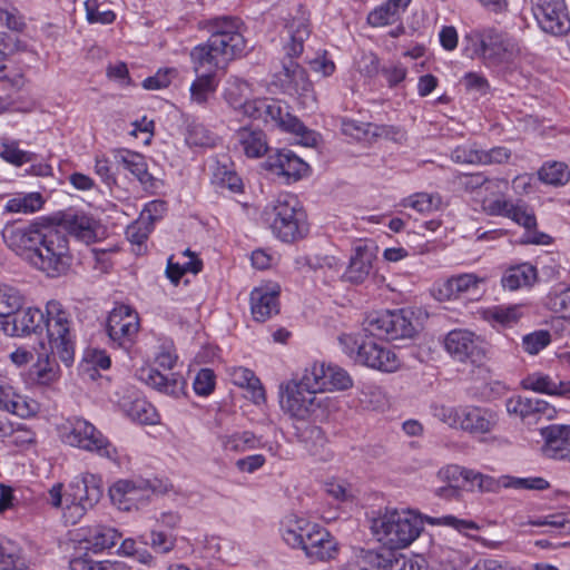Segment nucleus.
I'll return each instance as SVG.
<instances>
[{
    "label": "nucleus",
    "mask_w": 570,
    "mask_h": 570,
    "mask_svg": "<svg viewBox=\"0 0 570 570\" xmlns=\"http://www.w3.org/2000/svg\"><path fill=\"white\" fill-rule=\"evenodd\" d=\"M4 244L31 267L46 276L65 275L72 263L66 234L50 225L33 220L27 225H6Z\"/></svg>",
    "instance_id": "nucleus-1"
},
{
    "label": "nucleus",
    "mask_w": 570,
    "mask_h": 570,
    "mask_svg": "<svg viewBox=\"0 0 570 570\" xmlns=\"http://www.w3.org/2000/svg\"><path fill=\"white\" fill-rule=\"evenodd\" d=\"M424 522L430 525L449 527L463 534L480 529L476 522L451 514L439 518L423 517L412 509L392 507L375 512L371 518L370 529L372 535L382 547L401 550L410 547L420 537Z\"/></svg>",
    "instance_id": "nucleus-2"
},
{
    "label": "nucleus",
    "mask_w": 570,
    "mask_h": 570,
    "mask_svg": "<svg viewBox=\"0 0 570 570\" xmlns=\"http://www.w3.org/2000/svg\"><path fill=\"white\" fill-rule=\"evenodd\" d=\"M365 327L355 332H344L337 336L341 350L354 363L385 372L397 371L402 362L397 354L387 345L367 337Z\"/></svg>",
    "instance_id": "nucleus-3"
},
{
    "label": "nucleus",
    "mask_w": 570,
    "mask_h": 570,
    "mask_svg": "<svg viewBox=\"0 0 570 570\" xmlns=\"http://www.w3.org/2000/svg\"><path fill=\"white\" fill-rule=\"evenodd\" d=\"M289 41L284 49L287 59L283 61L282 69L275 73V82L289 94H297L314 100L313 86L306 71L293 60L303 52L304 41L309 35L307 24L303 20L293 21L286 27Z\"/></svg>",
    "instance_id": "nucleus-4"
},
{
    "label": "nucleus",
    "mask_w": 570,
    "mask_h": 570,
    "mask_svg": "<svg viewBox=\"0 0 570 570\" xmlns=\"http://www.w3.org/2000/svg\"><path fill=\"white\" fill-rule=\"evenodd\" d=\"M434 419L451 429L460 430L472 436H481L493 432L499 423V414L490 409L478 405H431Z\"/></svg>",
    "instance_id": "nucleus-5"
},
{
    "label": "nucleus",
    "mask_w": 570,
    "mask_h": 570,
    "mask_svg": "<svg viewBox=\"0 0 570 570\" xmlns=\"http://www.w3.org/2000/svg\"><path fill=\"white\" fill-rule=\"evenodd\" d=\"M262 217L272 232L284 242L294 240L307 232L306 215L297 198L289 194L279 195L268 204Z\"/></svg>",
    "instance_id": "nucleus-6"
},
{
    "label": "nucleus",
    "mask_w": 570,
    "mask_h": 570,
    "mask_svg": "<svg viewBox=\"0 0 570 570\" xmlns=\"http://www.w3.org/2000/svg\"><path fill=\"white\" fill-rule=\"evenodd\" d=\"M59 432L63 443L119 463L117 448L89 421L82 417L69 419L61 424Z\"/></svg>",
    "instance_id": "nucleus-7"
},
{
    "label": "nucleus",
    "mask_w": 570,
    "mask_h": 570,
    "mask_svg": "<svg viewBox=\"0 0 570 570\" xmlns=\"http://www.w3.org/2000/svg\"><path fill=\"white\" fill-rule=\"evenodd\" d=\"M171 484L145 478L118 479L108 490L111 503L120 511L131 512L148 505L155 494L167 493Z\"/></svg>",
    "instance_id": "nucleus-8"
},
{
    "label": "nucleus",
    "mask_w": 570,
    "mask_h": 570,
    "mask_svg": "<svg viewBox=\"0 0 570 570\" xmlns=\"http://www.w3.org/2000/svg\"><path fill=\"white\" fill-rule=\"evenodd\" d=\"M364 327L373 336L399 340L412 337L417 331L419 323L411 309H386L368 314Z\"/></svg>",
    "instance_id": "nucleus-9"
},
{
    "label": "nucleus",
    "mask_w": 570,
    "mask_h": 570,
    "mask_svg": "<svg viewBox=\"0 0 570 570\" xmlns=\"http://www.w3.org/2000/svg\"><path fill=\"white\" fill-rule=\"evenodd\" d=\"M70 314L60 302L49 301L46 305L43 328L47 330L52 353L68 366L73 361V342L70 333Z\"/></svg>",
    "instance_id": "nucleus-10"
},
{
    "label": "nucleus",
    "mask_w": 570,
    "mask_h": 570,
    "mask_svg": "<svg viewBox=\"0 0 570 570\" xmlns=\"http://www.w3.org/2000/svg\"><path fill=\"white\" fill-rule=\"evenodd\" d=\"M255 107L257 115H249L248 118L274 122L283 130L294 134L303 146L316 145V132L307 129L298 118L291 115L288 107L282 101L271 98L255 99Z\"/></svg>",
    "instance_id": "nucleus-11"
},
{
    "label": "nucleus",
    "mask_w": 570,
    "mask_h": 570,
    "mask_svg": "<svg viewBox=\"0 0 570 570\" xmlns=\"http://www.w3.org/2000/svg\"><path fill=\"white\" fill-rule=\"evenodd\" d=\"M69 501L71 507L68 509V517L71 525L77 524L101 499L104 493V482L99 474L85 472L75 476L69 483Z\"/></svg>",
    "instance_id": "nucleus-12"
},
{
    "label": "nucleus",
    "mask_w": 570,
    "mask_h": 570,
    "mask_svg": "<svg viewBox=\"0 0 570 570\" xmlns=\"http://www.w3.org/2000/svg\"><path fill=\"white\" fill-rule=\"evenodd\" d=\"M445 351L458 362L481 364L485 360L484 342L468 330H453L444 340Z\"/></svg>",
    "instance_id": "nucleus-13"
},
{
    "label": "nucleus",
    "mask_w": 570,
    "mask_h": 570,
    "mask_svg": "<svg viewBox=\"0 0 570 570\" xmlns=\"http://www.w3.org/2000/svg\"><path fill=\"white\" fill-rule=\"evenodd\" d=\"M140 327L136 311L128 305L116 306L107 321V333L114 345L128 350L132 346Z\"/></svg>",
    "instance_id": "nucleus-14"
},
{
    "label": "nucleus",
    "mask_w": 570,
    "mask_h": 570,
    "mask_svg": "<svg viewBox=\"0 0 570 570\" xmlns=\"http://www.w3.org/2000/svg\"><path fill=\"white\" fill-rule=\"evenodd\" d=\"M279 403L289 415L305 420L320 405L317 397L303 387L298 380H291L279 385Z\"/></svg>",
    "instance_id": "nucleus-15"
},
{
    "label": "nucleus",
    "mask_w": 570,
    "mask_h": 570,
    "mask_svg": "<svg viewBox=\"0 0 570 570\" xmlns=\"http://www.w3.org/2000/svg\"><path fill=\"white\" fill-rule=\"evenodd\" d=\"M515 42L501 33L488 31L479 40L474 53L480 56L488 66L508 63L517 53Z\"/></svg>",
    "instance_id": "nucleus-16"
},
{
    "label": "nucleus",
    "mask_w": 570,
    "mask_h": 570,
    "mask_svg": "<svg viewBox=\"0 0 570 570\" xmlns=\"http://www.w3.org/2000/svg\"><path fill=\"white\" fill-rule=\"evenodd\" d=\"M507 412L531 424L540 419L552 420L556 417V409L547 401L538 397L511 396L505 402Z\"/></svg>",
    "instance_id": "nucleus-17"
},
{
    "label": "nucleus",
    "mask_w": 570,
    "mask_h": 570,
    "mask_svg": "<svg viewBox=\"0 0 570 570\" xmlns=\"http://www.w3.org/2000/svg\"><path fill=\"white\" fill-rule=\"evenodd\" d=\"M45 313L36 307L22 306L8 318H0V330L8 336H22L43 330Z\"/></svg>",
    "instance_id": "nucleus-18"
},
{
    "label": "nucleus",
    "mask_w": 570,
    "mask_h": 570,
    "mask_svg": "<svg viewBox=\"0 0 570 570\" xmlns=\"http://www.w3.org/2000/svg\"><path fill=\"white\" fill-rule=\"evenodd\" d=\"M281 288L275 283L254 287L249 295L250 314L256 322H266L279 313Z\"/></svg>",
    "instance_id": "nucleus-19"
},
{
    "label": "nucleus",
    "mask_w": 570,
    "mask_h": 570,
    "mask_svg": "<svg viewBox=\"0 0 570 570\" xmlns=\"http://www.w3.org/2000/svg\"><path fill=\"white\" fill-rule=\"evenodd\" d=\"M250 94L252 87L246 80L233 75L226 79L223 98L238 115H256L255 99H249Z\"/></svg>",
    "instance_id": "nucleus-20"
},
{
    "label": "nucleus",
    "mask_w": 570,
    "mask_h": 570,
    "mask_svg": "<svg viewBox=\"0 0 570 570\" xmlns=\"http://www.w3.org/2000/svg\"><path fill=\"white\" fill-rule=\"evenodd\" d=\"M265 167L272 174L294 181L308 171V165L289 149H279L271 154L265 161Z\"/></svg>",
    "instance_id": "nucleus-21"
},
{
    "label": "nucleus",
    "mask_w": 570,
    "mask_h": 570,
    "mask_svg": "<svg viewBox=\"0 0 570 570\" xmlns=\"http://www.w3.org/2000/svg\"><path fill=\"white\" fill-rule=\"evenodd\" d=\"M0 410L21 419H29L38 414L40 404L14 386L0 381Z\"/></svg>",
    "instance_id": "nucleus-22"
},
{
    "label": "nucleus",
    "mask_w": 570,
    "mask_h": 570,
    "mask_svg": "<svg viewBox=\"0 0 570 570\" xmlns=\"http://www.w3.org/2000/svg\"><path fill=\"white\" fill-rule=\"evenodd\" d=\"M118 404L124 414L134 422L147 425L159 423L160 416L155 406L137 393L124 395Z\"/></svg>",
    "instance_id": "nucleus-23"
},
{
    "label": "nucleus",
    "mask_w": 570,
    "mask_h": 570,
    "mask_svg": "<svg viewBox=\"0 0 570 570\" xmlns=\"http://www.w3.org/2000/svg\"><path fill=\"white\" fill-rule=\"evenodd\" d=\"M483 281V278L473 273L454 275L436 285V298L439 301H451L462 294L475 293Z\"/></svg>",
    "instance_id": "nucleus-24"
},
{
    "label": "nucleus",
    "mask_w": 570,
    "mask_h": 570,
    "mask_svg": "<svg viewBox=\"0 0 570 570\" xmlns=\"http://www.w3.org/2000/svg\"><path fill=\"white\" fill-rule=\"evenodd\" d=\"M546 456L562 460L570 454V425L552 424L541 429Z\"/></svg>",
    "instance_id": "nucleus-25"
},
{
    "label": "nucleus",
    "mask_w": 570,
    "mask_h": 570,
    "mask_svg": "<svg viewBox=\"0 0 570 570\" xmlns=\"http://www.w3.org/2000/svg\"><path fill=\"white\" fill-rule=\"evenodd\" d=\"M78 537L85 549L97 553L112 548L121 534L115 528L96 524L79 529Z\"/></svg>",
    "instance_id": "nucleus-26"
},
{
    "label": "nucleus",
    "mask_w": 570,
    "mask_h": 570,
    "mask_svg": "<svg viewBox=\"0 0 570 570\" xmlns=\"http://www.w3.org/2000/svg\"><path fill=\"white\" fill-rule=\"evenodd\" d=\"M340 552L337 540L324 527H320L305 547V557L313 562H326L335 559Z\"/></svg>",
    "instance_id": "nucleus-27"
},
{
    "label": "nucleus",
    "mask_w": 570,
    "mask_h": 570,
    "mask_svg": "<svg viewBox=\"0 0 570 570\" xmlns=\"http://www.w3.org/2000/svg\"><path fill=\"white\" fill-rule=\"evenodd\" d=\"M189 58L195 73H216L218 69H224L228 65L209 39L195 46L189 52Z\"/></svg>",
    "instance_id": "nucleus-28"
},
{
    "label": "nucleus",
    "mask_w": 570,
    "mask_h": 570,
    "mask_svg": "<svg viewBox=\"0 0 570 570\" xmlns=\"http://www.w3.org/2000/svg\"><path fill=\"white\" fill-rule=\"evenodd\" d=\"M138 377L154 390L173 397H179L185 391V381L176 374L166 376L155 368L142 367L138 371Z\"/></svg>",
    "instance_id": "nucleus-29"
},
{
    "label": "nucleus",
    "mask_w": 570,
    "mask_h": 570,
    "mask_svg": "<svg viewBox=\"0 0 570 570\" xmlns=\"http://www.w3.org/2000/svg\"><path fill=\"white\" fill-rule=\"evenodd\" d=\"M63 226L71 236L85 244H91L98 239L100 228L98 220L83 212L67 214Z\"/></svg>",
    "instance_id": "nucleus-30"
},
{
    "label": "nucleus",
    "mask_w": 570,
    "mask_h": 570,
    "mask_svg": "<svg viewBox=\"0 0 570 570\" xmlns=\"http://www.w3.org/2000/svg\"><path fill=\"white\" fill-rule=\"evenodd\" d=\"M216 442L226 455L261 448V439L250 431H227L216 435Z\"/></svg>",
    "instance_id": "nucleus-31"
},
{
    "label": "nucleus",
    "mask_w": 570,
    "mask_h": 570,
    "mask_svg": "<svg viewBox=\"0 0 570 570\" xmlns=\"http://www.w3.org/2000/svg\"><path fill=\"white\" fill-rule=\"evenodd\" d=\"M115 160L129 170L144 186L145 189L156 188L157 180L149 174L147 163L141 154L128 150L116 149Z\"/></svg>",
    "instance_id": "nucleus-32"
},
{
    "label": "nucleus",
    "mask_w": 570,
    "mask_h": 570,
    "mask_svg": "<svg viewBox=\"0 0 570 570\" xmlns=\"http://www.w3.org/2000/svg\"><path fill=\"white\" fill-rule=\"evenodd\" d=\"M61 372L57 361L49 354H40L28 372V382L35 386L49 387L57 383Z\"/></svg>",
    "instance_id": "nucleus-33"
},
{
    "label": "nucleus",
    "mask_w": 570,
    "mask_h": 570,
    "mask_svg": "<svg viewBox=\"0 0 570 570\" xmlns=\"http://www.w3.org/2000/svg\"><path fill=\"white\" fill-rule=\"evenodd\" d=\"M196 77L189 86V101L191 105L207 107L219 86V79L215 72L195 73Z\"/></svg>",
    "instance_id": "nucleus-34"
},
{
    "label": "nucleus",
    "mask_w": 570,
    "mask_h": 570,
    "mask_svg": "<svg viewBox=\"0 0 570 570\" xmlns=\"http://www.w3.org/2000/svg\"><path fill=\"white\" fill-rule=\"evenodd\" d=\"M237 147L248 158H259L268 150L266 135L259 128L243 127L236 131Z\"/></svg>",
    "instance_id": "nucleus-35"
},
{
    "label": "nucleus",
    "mask_w": 570,
    "mask_h": 570,
    "mask_svg": "<svg viewBox=\"0 0 570 570\" xmlns=\"http://www.w3.org/2000/svg\"><path fill=\"white\" fill-rule=\"evenodd\" d=\"M374 253L366 245H358L354 248L350 265L345 271V278L352 283L363 282L372 271Z\"/></svg>",
    "instance_id": "nucleus-36"
},
{
    "label": "nucleus",
    "mask_w": 570,
    "mask_h": 570,
    "mask_svg": "<svg viewBox=\"0 0 570 570\" xmlns=\"http://www.w3.org/2000/svg\"><path fill=\"white\" fill-rule=\"evenodd\" d=\"M228 375L233 384L248 391L249 397L255 404H262L266 401L265 390L252 370L234 366L228 370Z\"/></svg>",
    "instance_id": "nucleus-37"
},
{
    "label": "nucleus",
    "mask_w": 570,
    "mask_h": 570,
    "mask_svg": "<svg viewBox=\"0 0 570 570\" xmlns=\"http://www.w3.org/2000/svg\"><path fill=\"white\" fill-rule=\"evenodd\" d=\"M535 281V267L529 263H522L507 268L502 275L501 284L505 289L517 291L531 286Z\"/></svg>",
    "instance_id": "nucleus-38"
},
{
    "label": "nucleus",
    "mask_w": 570,
    "mask_h": 570,
    "mask_svg": "<svg viewBox=\"0 0 570 570\" xmlns=\"http://www.w3.org/2000/svg\"><path fill=\"white\" fill-rule=\"evenodd\" d=\"M521 384L525 390L549 395H562L570 390L568 383L557 382L543 373L529 374L522 380Z\"/></svg>",
    "instance_id": "nucleus-39"
},
{
    "label": "nucleus",
    "mask_w": 570,
    "mask_h": 570,
    "mask_svg": "<svg viewBox=\"0 0 570 570\" xmlns=\"http://www.w3.org/2000/svg\"><path fill=\"white\" fill-rule=\"evenodd\" d=\"M411 0H387L370 12L367 21L372 27H383L393 23L410 4Z\"/></svg>",
    "instance_id": "nucleus-40"
},
{
    "label": "nucleus",
    "mask_w": 570,
    "mask_h": 570,
    "mask_svg": "<svg viewBox=\"0 0 570 570\" xmlns=\"http://www.w3.org/2000/svg\"><path fill=\"white\" fill-rule=\"evenodd\" d=\"M523 316L522 305H498L483 311V318L493 326H512Z\"/></svg>",
    "instance_id": "nucleus-41"
},
{
    "label": "nucleus",
    "mask_w": 570,
    "mask_h": 570,
    "mask_svg": "<svg viewBox=\"0 0 570 570\" xmlns=\"http://www.w3.org/2000/svg\"><path fill=\"white\" fill-rule=\"evenodd\" d=\"M45 200L40 193L17 194L8 199L3 207V213L29 215L39 212Z\"/></svg>",
    "instance_id": "nucleus-42"
},
{
    "label": "nucleus",
    "mask_w": 570,
    "mask_h": 570,
    "mask_svg": "<svg viewBox=\"0 0 570 570\" xmlns=\"http://www.w3.org/2000/svg\"><path fill=\"white\" fill-rule=\"evenodd\" d=\"M28 562L19 546L0 534V569L22 570Z\"/></svg>",
    "instance_id": "nucleus-43"
},
{
    "label": "nucleus",
    "mask_w": 570,
    "mask_h": 570,
    "mask_svg": "<svg viewBox=\"0 0 570 570\" xmlns=\"http://www.w3.org/2000/svg\"><path fill=\"white\" fill-rule=\"evenodd\" d=\"M308 522L309 520L307 518L296 514L285 517L279 529L283 541L293 549H296L297 546H302V533L305 529V524L303 523Z\"/></svg>",
    "instance_id": "nucleus-44"
},
{
    "label": "nucleus",
    "mask_w": 570,
    "mask_h": 570,
    "mask_svg": "<svg viewBox=\"0 0 570 570\" xmlns=\"http://www.w3.org/2000/svg\"><path fill=\"white\" fill-rule=\"evenodd\" d=\"M227 63L240 57L246 50V40L243 35H232L223 38H208Z\"/></svg>",
    "instance_id": "nucleus-45"
},
{
    "label": "nucleus",
    "mask_w": 570,
    "mask_h": 570,
    "mask_svg": "<svg viewBox=\"0 0 570 570\" xmlns=\"http://www.w3.org/2000/svg\"><path fill=\"white\" fill-rule=\"evenodd\" d=\"M203 28L210 33L209 38H226L232 35H243L240 32V21L229 16L208 19L204 21Z\"/></svg>",
    "instance_id": "nucleus-46"
},
{
    "label": "nucleus",
    "mask_w": 570,
    "mask_h": 570,
    "mask_svg": "<svg viewBox=\"0 0 570 570\" xmlns=\"http://www.w3.org/2000/svg\"><path fill=\"white\" fill-rule=\"evenodd\" d=\"M69 494V487H65L62 483L58 482L48 490V493L45 498L48 505L60 511L61 518L66 524H71V520L67 514L69 507H71Z\"/></svg>",
    "instance_id": "nucleus-47"
},
{
    "label": "nucleus",
    "mask_w": 570,
    "mask_h": 570,
    "mask_svg": "<svg viewBox=\"0 0 570 570\" xmlns=\"http://www.w3.org/2000/svg\"><path fill=\"white\" fill-rule=\"evenodd\" d=\"M0 157L6 163L20 167L27 163H31L35 159V154L20 149L17 140L3 138L0 142Z\"/></svg>",
    "instance_id": "nucleus-48"
},
{
    "label": "nucleus",
    "mask_w": 570,
    "mask_h": 570,
    "mask_svg": "<svg viewBox=\"0 0 570 570\" xmlns=\"http://www.w3.org/2000/svg\"><path fill=\"white\" fill-rule=\"evenodd\" d=\"M24 303L23 295L16 287L0 283V318H8Z\"/></svg>",
    "instance_id": "nucleus-49"
},
{
    "label": "nucleus",
    "mask_w": 570,
    "mask_h": 570,
    "mask_svg": "<svg viewBox=\"0 0 570 570\" xmlns=\"http://www.w3.org/2000/svg\"><path fill=\"white\" fill-rule=\"evenodd\" d=\"M326 364L314 363L304 370L302 377L298 380L303 387L307 389L315 395L318 392L326 391Z\"/></svg>",
    "instance_id": "nucleus-50"
},
{
    "label": "nucleus",
    "mask_w": 570,
    "mask_h": 570,
    "mask_svg": "<svg viewBox=\"0 0 570 570\" xmlns=\"http://www.w3.org/2000/svg\"><path fill=\"white\" fill-rule=\"evenodd\" d=\"M442 205L439 194L415 193L402 200V206L412 208L421 214H430Z\"/></svg>",
    "instance_id": "nucleus-51"
},
{
    "label": "nucleus",
    "mask_w": 570,
    "mask_h": 570,
    "mask_svg": "<svg viewBox=\"0 0 570 570\" xmlns=\"http://www.w3.org/2000/svg\"><path fill=\"white\" fill-rule=\"evenodd\" d=\"M462 475V466L458 464H449L440 469L438 478L443 482H448L449 487L440 488L438 490V495L441 498H450L458 494V488L460 487Z\"/></svg>",
    "instance_id": "nucleus-52"
},
{
    "label": "nucleus",
    "mask_w": 570,
    "mask_h": 570,
    "mask_svg": "<svg viewBox=\"0 0 570 570\" xmlns=\"http://www.w3.org/2000/svg\"><path fill=\"white\" fill-rule=\"evenodd\" d=\"M533 16L542 30H559L548 16L552 8L563 9V0H530Z\"/></svg>",
    "instance_id": "nucleus-53"
},
{
    "label": "nucleus",
    "mask_w": 570,
    "mask_h": 570,
    "mask_svg": "<svg viewBox=\"0 0 570 570\" xmlns=\"http://www.w3.org/2000/svg\"><path fill=\"white\" fill-rule=\"evenodd\" d=\"M85 10L89 23L109 24L116 19V13L98 0H86Z\"/></svg>",
    "instance_id": "nucleus-54"
},
{
    "label": "nucleus",
    "mask_w": 570,
    "mask_h": 570,
    "mask_svg": "<svg viewBox=\"0 0 570 570\" xmlns=\"http://www.w3.org/2000/svg\"><path fill=\"white\" fill-rule=\"evenodd\" d=\"M326 391H344L353 386V380L344 368L338 365H326Z\"/></svg>",
    "instance_id": "nucleus-55"
},
{
    "label": "nucleus",
    "mask_w": 570,
    "mask_h": 570,
    "mask_svg": "<svg viewBox=\"0 0 570 570\" xmlns=\"http://www.w3.org/2000/svg\"><path fill=\"white\" fill-rule=\"evenodd\" d=\"M462 473L463 483L468 484L471 490L474 488L482 492H491L497 490L495 479L490 475L464 466H462Z\"/></svg>",
    "instance_id": "nucleus-56"
},
{
    "label": "nucleus",
    "mask_w": 570,
    "mask_h": 570,
    "mask_svg": "<svg viewBox=\"0 0 570 570\" xmlns=\"http://www.w3.org/2000/svg\"><path fill=\"white\" fill-rule=\"evenodd\" d=\"M385 548V550H371L366 552L367 563L377 570H394L396 568L395 562L399 561L400 554Z\"/></svg>",
    "instance_id": "nucleus-57"
},
{
    "label": "nucleus",
    "mask_w": 570,
    "mask_h": 570,
    "mask_svg": "<svg viewBox=\"0 0 570 570\" xmlns=\"http://www.w3.org/2000/svg\"><path fill=\"white\" fill-rule=\"evenodd\" d=\"M185 140L190 147H212L216 138L204 125L193 122L187 127Z\"/></svg>",
    "instance_id": "nucleus-58"
},
{
    "label": "nucleus",
    "mask_w": 570,
    "mask_h": 570,
    "mask_svg": "<svg viewBox=\"0 0 570 570\" xmlns=\"http://www.w3.org/2000/svg\"><path fill=\"white\" fill-rule=\"evenodd\" d=\"M541 181L549 185H563L568 181L567 165L563 163H546L538 173Z\"/></svg>",
    "instance_id": "nucleus-59"
},
{
    "label": "nucleus",
    "mask_w": 570,
    "mask_h": 570,
    "mask_svg": "<svg viewBox=\"0 0 570 570\" xmlns=\"http://www.w3.org/2000/svg\"><path fill=\"white\" fill-rule=\"evenodd\" d=\"M153 226L147 224L144 219L138 218L135 223L129 225L126 229L127 239L135 246L134 249L137 254H140L144 249L145 243L148 239L149 234L153 230Z\"/></svg>",
    "instance_id": "nucleus-60"
},
{
    "label": "nucleus",
    "mask_w": 570,
    "mask_h": 570,
    "mask_svg": "<svg viewBox=\"0 0 570 570\" xmlns=\"http://www.w3.org/2000/svg\"><path fill=\"white\" fill-rule=\"evenodd\" d=\"M570 288L567 286H559L553 288L547 299L548 307L556 314L560 315V318L568 321L567 312L570 303Z\"/></svg>",
    "instance_id": "nucleus-61"
},
{
    "label": "nucleus",
    "mask_w": 570,
    "mask_h": 570,
    "mask_svg": "<svg viewBox=\"0 0 570 570\" xmlns=\"http://www.w3.org/2000/svg\"><path fill=\"white\" fill-rule=\"evenodd\" d=\"M154 360L159 366L166 370H171L178 360L173 341L168 338L158 340L157 350L154 353Z\"/></svg>",
    "instance_id": "nucleus-62"
},
{
    "label": "nucleus",
    "mask_w": 570,
    "mask_h": 570,
    "mask_svg": "<svg viewBox=\"0 0 570 570\" xmlns=\"http://www.w3.org/2000/svg\"><path fill=\"white\" fill-rule=\"evenodd\" d=\"M216 387V374L212 368H202L193 381L194 392L202 397L209 396Z\"/></svg>",
    "instance_id": "nucleus-63"
},
{
    "label": "nucleus",
    "mask_w": 570,
    "mask_h": 570,
    "mask_svg": "<svg viewBox=\"0 0 570 570\" xmlns=\"http://www.w3.org/2000/svg\"><path fill=\"white\" fill-rule=\"evenodd\" d=\"M505 217L524 227L528 232L537 226V219L533 212L524 204L512 203Z\"/></svg>",
    "instance_id": "nucleus-64"
}]
</instances>
